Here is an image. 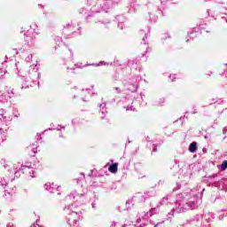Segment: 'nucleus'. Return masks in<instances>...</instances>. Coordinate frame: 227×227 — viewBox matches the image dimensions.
<instances>
[{
  "label": "nucleus",
  "instance_id": "obj_2",
  "mask_svg": "<svg viewBox=\"0 0 227 227\" xmlns=\"http://www.w3.org/2000/svg\"><path fill=\"white\" fill-rule=\"evenodd\" d=\"M196 150H198L197 144H196V142H192V143L190 145L189 151H190L192 153H194V152H196Z\"/></svg>",
  "mask_w": 227,
  "mask_h": 227
},
{
  "label": "nucleus",
  "instance_id": "obj_7",
  "mask_svg": "<svg viewBox=\"0 0 227 227\" xmlns=\"http://www.w3.org/2000/svg\"><path fill=\"white\" fill-rule=\"evenodd\" d=\"M102 65H106V62H99V64L97 65V67H100V66H102Z\"/></svg>",
  "mask_w": 227,
  "mask_h": 227
},
{
  "label": "nucleus",
  "instance_id": "obj_6",
  "mask_svg": "<svg viewBox=\"0 0 227 227\" xmlns=\"http://www.w3.org/2000/svg\"><path fill=\"white\" fill-rule=\"evenodd\" d=\"M50 187H51V184L47 183L44 184L45 191H49L51 189Z\"/></svg>",
  "mask_w": 227,
  "mask_h": 227
},
{
  "label": "nucleus",
  "instance_id": "obj_3",
  "mask_svg": "<svg viewBox=\"0 0 227 227\" xmlns=\"http://www.w3.org/2000/svg\"><path fill=\"white\" fill-rule=\"evenodd\" d=\"M6 185H8V182H6V180L4 178H0V187L2 189H4V187H6Z\"/></svg>",
  "mask_w": 227,
  "mask_h": 227
},
{
  "label": "nucleus",
  "instance_id": "obj_11",
  "mask_svg": "<svg viewBox=\"0 0 227 227\" xmlns=\"http://www.w3.org/2000/svg\"><path fill=\"white\" fill-rule=\"evenodd\" d=\"M127 111H130V109H129V108H127Z\"/></svg>",
  "mask_w": 227,
  "mask_h": 227
},
{
  "label": "nucleus",
  "instance_id": "obj_9",
  "mask_svg": "<svg viewBox=\"0 0 227 227\" xmlns=\"http://www.w3.org/2000/svg\"><path fill=\"white\" fill-rule=\"evenodd\" d=\"M74 220V223H77V219H74V218H70L69 221H73Z\"/></svg>",
  "mask_w": 227,
  "mask_h": 227
},
{
  "label": "nucleus",
  "instance_id": "obj_10",
  "mask_svg": "<svg viewBox=\"0 0 227 227\" xmlns=\"http://www.w3.org/2000/svg\"><path fill=\"white\" fill-rule=\"evenodd\" d=\"M72 215H73V217H76L77 213L74 212V213L72 214Z\"/></svg>",
  "mask_w": 227,
  "mask_h": 227
},
{
  "label": "nucleus",
  "instance_id": "obj_4",
  "mask_svg": "<svg viewBox=\"0 0 227 227\" xmlns=\"http://www.w3.org/2000/svg\"><path fill=\"white\" fill-rule=\"evenodd\" d=\"M4 97H5V100H10V98H12V97H13V91L9 92L8 96L6 97V95H5Z\"/></svg>",
  "mask_w": 227,
  "mask_h": 227
},
{
  "label": "nucleus",
  "instance_id": "obj_1",
  "mask_svg": "<svg viewBox=\"0 0 227 227\" xmlns=\"http://www.w3.org/2000/svg\"><path fill=\"white\" fill-rule=\"evenodd\" d=\"M108 170L110 171V173H118V163H114L112 164Z\"/></svg>",
  "mask_w": 227,
  "mask_h": 227
},
{
  "label": "nucleus",
  "instance_id": "obj_8",
  "mask_svg": "<svg viewBox=\"0 0 227 227\" xmlns=\"http://www.w3.org/2000/svg\"><path fill=\"white\" fill-rule=\"evenodd\" d=\"M189 207L190 208H194V202H192Z\"/></svg>",
  "mask_w": 227,
  "mask_h": 227
},
{
  "label": "nucleus",
  "instance_id": "obj_5",
  "mask_svg": "<svg viewBox=\"0 0 227 227\" xmlns=\"http://www.w3.org/2000/svg\"><path fill=\"white\" fill-rule=\"evenodd\" d=\"M222 169L224 171V169H227V160H224L222 164Z\"/></svg>",
  "mask_w": 227,
  "mask_h": 227
}]
</instances>
